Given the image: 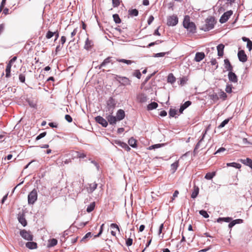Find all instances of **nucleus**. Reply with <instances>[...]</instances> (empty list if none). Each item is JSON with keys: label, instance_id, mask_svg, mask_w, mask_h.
Listing matches in <instances>:
<instances>
[{"label": "nucleus", "instance_id": "nucleus-61", "mask_svg": "<svg viewBox=\"0 0 252 252\" xmlns=\"http://www.w3.org/2000/svg\"><path fill=\"white\" fill-rule=\"evenodd\" d=\"M65 119L69 123H71L72 121L71 117L69 115H66L65 116Z\"/></svg>", "mask_w": 252, "mask_h": 252}, {"label": "nucleus", "instance_id": "nucleus-54", "mask_svg": "<svg viewBox=\"0 0 252 252\" xmlns=\"http://www.w3.org/2000/svg\"><path fill=\"white\" fill-rule=\"evenodd\" d=\"M220 98H223V100H225L226 98V97H227V94H226L225 93H224V92L222 91V92H221L220 93Z\"/></svg>", "mask_w": 252, "mask_h": 252}, {"label": "nucleus", "instance_id": "nucleus-48", "mask_svg": "<svg viewBox=\"0 0 252 252\" xmlns=\"http://www.w3.org/2000/svg\"><path fill=\"white\" fill-rule=\"evenodd\" d=\"M177 113V111L175 109H171L169 112V114L170 117H174Z\"/></svg>", "mask_w": 252, "mask_h": 252}, {"label": "nucleus", "instance_id": "nucleus-7", "mask_svg": "<svg viewBox=\"0 0 252 252\" xmlns=\"http://www.w3.org/2000/svg\"><path fill=\"white\" fill-rule=\"evenodd\" d=\"M115 106L116 103L115 100L112 97H110L107 102V108L110 114L113 113V109Z\"/></svg>", "mask_w": 252, "mask_h": 252}, {"label": "nucleus", "instance_id": "nucleus-4", "mask_svg": "<svg viewBox=\"0 0 252 252\" xmlns=\"http://www.w3.org/2000/svg\"><path fill=\"white\" fill-rule=\"evenodd\" d=\"M28 203L33 204L37 199V192L36 189H33L28 195Z\"/></svg>", "mask_w": 252, "mask_h": 252}, {"label": "nucleus", "instance_id": "nucleus-56", "mask_svg": "<svg viewBox=\"0 0 252 252\" xmlns=\"http://www.w3.org/2000/svg\"><path fill=\"white\" fill-rule=\"evenodd\" d=\"M161 146V144H155L149 147V149H154L156 148H160Z\"/></svg>", "mask_w": 252, "mask_h": 252}, {"label": "nucleus", "instance_id": "nucleus-25", "mask_svg": "<svg viewBox=\"0 0 252 252\" xmlns=\"http://www.w3.org/2000/svg\"><path fill=\"white\" fill-rule=\"evenodd\" d=\"M128 144L133 148L137 147V141L133 137L130 138L128 141Z\"/></svg>", "mask_w": 252, "mask_h": 252}, {"label": "nucleus", "instance_id": "nucleus-49", "mask_svg": "<svg viewBox=\"0 0 252 252\" xmlns=\"http://www.w3.org/2000/svg\"><path fill=\"white\" fill-rule=\"evenodd\" d=\"M199 214L205 218H208L209 217L207 212L205 210H200Z\"/></svg>", "mask_w": 252, "mask_h": 252}, {"label": "nucleus", "instance_id": "nucleus-47", "mask_svg": "<svg viewBox=\"0 0 252 252\" xmlns=\"http://www.w3.org/2000/svg\"><path fill=\"white\" fill-rule=\"evenodd\" d=\"M210 98L214 101H216L218 100V99H219V97H218V95L217 94L214 93V94L210 95Z\"/></svg>", "mask_w": 252, "mask_h": 252}, {"label": "nucleus", "instance_id": "nucleus-42", "mask_svg": "<svg viewBox=\"0 0 252 252\" xmlns=\"http://www.w3.org/2000/svg\"><path fill=\"white\" fill-rule=\"evenodd\" d=\"M241 161L245 164L250 166L252 163V160L250 158H247L246 160L241 159Z\"/></svg>", "mask_w": 252, "mask_h": 252}, {"label": "nucleus", "instance_id": "nucleus-11", "mask_svg": "<svg viewBox=\"0 0 252 252\" xmlns=\"http://www.w3.org/2000/svg\"><path fill=\"white\" fill-rule=\"evenodd\" d=\"M111 114H110L106 116V118L107 120V122H108L110 125H113L116 124L118 120L115 116H112Z\"/></svg>", "mask_w": 252, "mask_h": 252}, {"label": "nucleus", "instance_id": "nucleus-43", "mask_svg": "<svg viewBox=\"0 0 252 252\" xmlns=\"http://www.w3.org/2000/svg\"><path fill=\"white\" fill-rule=\"evenodd\" d=\"M133 75L136 77L138 79H140L141 73L139 70H135L133 73Z\"/></svg>", "mask_w": 252, "mask_h": 252}, {"label": "nucleus", "instance_id": "nucleus-32", "mask_svg": "<svg viewBox=\"0 0 252 252\" xmlns=\"http://www.w3.org/2000/svg\"><path fill=\"white\" fill-rule=\"evenodd\" d=\"M227 166H232L236 168L239 169L241 167V165L236 162L227 163L226 164Z\"/></svg>", "mask_w": 252, "mask_h": 252}, {"label": "nucleus", "instance_id": "nucleus-31", "mask_svg": "<svg viewBox=\"0 0 252 252\" xmlns=\"http://www.w3.org/2000/svg\"><path fill=\"white\" fill-rule=\"evenodd\" d=\"M116 61L120 63H126L127 64H130L134 63V61H131V60H127L126 59H117Z\"/></svg>", "mask_w": 252, "mask_h": 252}, {"label": "nucleus", "instance_id": "nucleus-16", "mask_svg": "<svg viewBox=\"0 0 252 252\" xmlns=\"http://www.w3.org/2000/svg\"><path fill=\"white\" fill-rule=\"evenodd\" d=\"M97 184L95 182L90 183L87 189L89 193L93 192L97 188Z\"/></svg>", "mask_w": 252, "mask_h": 252}, {"label": "nucleus", "instance_id": "nucleus-19", "mask_svg": "<svg viewBox=\"0 0 252 252\" xmlns=\"http://www.w3.org/2000/svg\"><path fill=\"white\" fill-rule=\"evenodd\" d=\"M242 39L243 41L247 42V47L249 49V51H251L252 50V41L246 37H243Z\"/></svg>", "mask_w": 252, "mask_h": 252}, {"label": "nucleus", "instance_id": "nucleus-26", "mask_svg": "<svg viewBox=\"0 0 252 252\" xmlns=\"http://www.w3.org/2000/svg\"><path fill=\"white\" fill-rule=\"evenodd\" d=\"M138 99L140 102H145L147 99V96L144 94H141L138 96Z\"/></svg>", "mask_w": 252, "mask_h": 252}, {"label": "nucleus", "instance_id": "nucleus-36", "mask_svg": "<svg viewBox=\"0 0 252 252\" xmlns=\"http://www.w3.org/2000/svg\"><path fill=\"white\" fill-rule=\"evenodd\" d=\"M58 241L57 239L53 238L49 240V247H54L57 244Z\"/></svg>", "mask_w": 252, "mask_h": 252}, {"label": "nucleus", "instance_id": "nucleus-41", "mask_svg": "<svg viewBox=\"0 0 252 252\" xmlns=\"http://www.w3.org/2000/svg\"><path fill=\"white\" fill-rule=\"evenodd\" d=\"M188 80V79L187 77L184 76L182 78H180L179 84L181 86H183L186 83V82H187Z\"/></svg>", "mask_w": 252, "mask_h": 252}, {"label": "nucleus", "instance_id": "nucleus-58", "mask_svg": "<svg viewBox=\"0 0 252 252\" xmlns=\"http://www.w3.org/2000/svg\"><path fill=\"white\" fill-rule=\"evenodd\" d=\"M122 148L125 149V150L127 152L130 150V147L126 143H125V144H123Z\"/></svg>", "mask_w": 252, "mask_h": 252}, {"label": "nucleus", "instance_id": "nucleus-35", "mask_svg": "<svg viewBox=\"0 0 252 252\" xmlns=\"http://www.w3.org/2000/svg\"><path fill=\"white\" fill-rule=\"evenodd\" d=\"M113 18L114 22L116 24H120L121 22V20L120 18V17L118 14H115L113 15Z\"/></svg>", "mask_w": 252, "mask_h": 252}, {"label": "nucleus", "instance_id": "nucleus-53", "mask_svg": "<svg viewBox=\"0 0 252 252\" xmlns=\"http://www.w3.org/2000/svg\"><path fill=\"white\" fill-rule=\"evenodd\" d=\"M19 79L21 82L24 83L25 81V75L23 74H20L19 75Z\"/></svg>", "mask_w": 252, "mask_h": 252}, {"label": "nucleus", "instance_id": "nucleus-28", "mask_svg": "<svg viewBox=\"0 0 252 252\" xmlns=\"http://www.w3.org/2000/svg\"><path fill=\"white\" fill-rule=\"evenodd\" d=\"M158 106V104L157 102H153L148 104L147 106V109L148 110H151L154 109H156Z\"/></svg>", "mask_w": 252, "mask_h": 252}, {"label": "nucleus", "instance_id": "nucleus-29", "mask_svg": "<svg viewBox=\"0 0 252 252\" xmlns=\"http://www.w3.org/2000/svg\"><path fill=\"white\" fill-rule=\"evenodd\" d=\"M232 220V218L230 217H226V218H219L217 219V222H220L222 221L229 222Z\"/></svg>", "mask_w": 252, "mask_h": 252}, {"label": "nucleus", "instance_id": "nucleus-23", "mask_svg": "<svg viewBox=\"0 0 252 252\" xmlns=\"http://www.w3.org/2000/svg\"><path fill=\"white\" fill-rule=\"evenodd\" d=\"M199 188L197 186H194L193 187V190L191 195V197L192 198H195L197 197L199 193Z\"/></svg>", "mask_w": 252, "mask_h": 252}, {"label": "nucleus", "instance_id": "nucleus-52", "mask_svg": "<svg viewBox=\"0 0 252 252\" xmlns=\"http://www.w3.org/2000/svg\"><path fill=\"white\" fill-rule=\"evenodd\" d=\"M46 135V132H42L41 133H40L39 135H38L36 137V140H38L39 139H40L41 138L44 137V136H45V135Z\"/></svg>", "mask_w": 252, "mask_h": 252}, {"label": "nucleus", "instance_id": "nucleus-39", "mask_svg": "<svg viewBox=\"0 0 252 252\" xmlns=\"http://www.w3.org/2000/svg\"><path fill=\"white\" fill-rule=\"evenodd\" d=\"M206 132H207V130H205L204 133L202 135V138L198 142V143L196 145V146L194 149V151L196 150V149H198V148H199L200 144H201L202 141H203V140L205 137V135L206 134Z\"/></svg>", "mask_w": 252, "mask_h": 252}, {"label": "nucleus", "instance_id": "nucleus-15", "mask_svg": "<svg viewBox=\"0 0 252 252\" xmlns=\"http://www.w3.org/2000/svg\"><path fill=\"white\" fill-rule=\"evenodd\" d=\"M109 63H113L111 57H108L107 58H106L103 61V62L98 66V68L101 69L102 67L104 66Z\"/></svg>", "mask_w": 252, "mask_h": 252}, {"label": "nucleus", "instance_id": "nucleus-40", "mask_svg": "<svg viewBox=\"0 0 252 252\" xmlns=\"http://www.w3.org/2000/svg\"><path fill=\"white\" fill-rule=\"evenodd\" d=\"M179 166V162L178 161H175L173 163H172L171 165V170L173 171V172H175L177 170L178 167Z\"/></svg>", "mask_w": 252, "mask_h": 252}, {"label": "nucleus", "instance_id": "nucleus-63", "mask_svg": "<svg viewBox=\"0 0 252 252\" xmlns=\"http://www.w3.org/2000/svg\"><path fill=\"white\" fill-rule=\"evenodd\" d=\"M17 60V57L15 56L12 59H11L8 62V63H10L11 65H12V63L15 62Z\"/></svg>", "mask_w": 252, "mask_h": 252}, {"label": "nucleus", "instance_id": "nucleus-3", "mask_svg": "<svg viewBox=\"0 0 252 252\" xmlns=\"http://www.w3.org/2000/svg\"><path fill=\"white\" fill-rule=\"evenodd\" d=\"M116 79L122 86H130L131 85V80L126 77L116 75Z\"/></svg>", "mask_w": 252, "mask_h": 252}, {"label": "nucleus", "instance_id": "nucleus-57", "mask_svg": "<svg viewBox=\"0 0 252 252\" xmlns=\"http://www.w3.org/2000/svg\"><path fill=\"white\" fill-rule=\"evenodd\" d=\"M211 64L213 65H216V68L218 67V62H217L216 59H212V60L211 61Z\"/></svg>", "mask_w": 252, "mask_h": 252}, {"label": "nucleus", "instance_id": "nucleus-27", "mask_svg": "<svg viewBox=\"0 0 252 252\" xmlns=\"http://www.w3.org/2000/svg\"><path fill=\"white\" fill-rule=\"evenodd\" d=\"M176 81V78L172 73H170L167 77V82L171 84L174 83Z\"/></svg>", "mask_w": 252, "mask_h": 252}, {"label": "nucleus", "instance_id": "nucleus-20", "mask_svg": "<svg viewBox=\"0 0 252 252\" xmlns=\"http://www.w3.org/2000/svg\"><path fill=\"white\" fill-rule=\"evenodd\" d=\"M225 68L228 70L229 72L232 71L233 67L229 61L228 59H225L224 60Z\"/></svg>", "mask_w": 252, "mask_h": 252}, {"label": "nucleus", "instance_id": "nucleus-18", "mask_svg": "<svg viewBox=\"0 0 252 252\" xmlns=\"http://www.w3.org/2000/svg\"><path fill=\"white\" fill-rule=\"evenodd\" d=\"M94 44L92 40H89L88 38L86 39L85 41V44L84 46V48L87 50H90L93 47Z\"/></svg>", "mask_w": 252, "mask_h": 252}, {"label": "nucleus", "instance_id": "nucleus-12", "mask_svg": "<svg viewBox=\"0 0 252 252\" xmlns=\"http://www.w3.org/2000/svg\"><path fill=\"white\" fill-rule=\"evenodd\" d=\"M229 80L233 82V83H237L238 81L237 76L234 73V72H232V71H230L228 73V74Z\"/></svg>", "mask_w": 252, "mask_h": 252}, {"label": "nucleus", "instance_id": "nucleus-46", "mask_svg": "<svg viewBox=\"0 0 252 252\" xmlns=\"http://www.w3.org/2000/svg\"><path fill=\"white\" fill-rule=\"evenodd\" d=\"M133 243V239L132 238H129L127 239L126 241V244L127 247H129L132 245Z\"/></svg>", "mask_w": 252, "mask_h": 252}, {"label": "nucleus", "instance_id": "nucleus-1", "mask_svg": "<svg viewBox=\"0 0 252 252\" xmlns=\"http://www.w3.org/2000/svg\"><path fill=\"white\" fill-rule=\"evenodd\" d=\"M184 27L191 33H195L196 32V27L195 24L190 21V17L189 15H186L184 17L183 22Z\"/></svg>", "mask_w": 252, "mask_h": 252}, {"label": "nucleus", "instance_id": "nucleus-22", "mask_svg": "<svg viewBox=\"0 0 252 252\" xmlns=\"http://www.w3.org/2000/svg\"><path fill=\"white\" fill-rule=\"evenodd\" d=\"M191 104V101H187L185 102L183 105H182L180 108L179 109V112L180 113H182L183 111L187 108L188 107H189L190 104Z\"/></svg>", "mask_w": 252, "mask_h": 252}, {"label": "nucleus", "instance_id": "nucleus-50", "mask_svg": "<svg viewBox=\"0 0 252 252\" xmlns=\"http://www.w3.org/2000/svg\"><path fill=\"white\" fill-rule=\"evenodd\" d=\"M120 4V0H112V4L114 7H117L119 6Z\"/></svg>", "mask_w": 252, "mask_h": 252}, {"label": "nucleus", "instance_id": "nucleus-45", "mask_svg": "<svg viewBox=\"0 0 252 252\" xmlns=\"http://www.w3.org/2000/svg\"><path fill=\"white\" fill-rule=\"evenodd\" d=\"M110 227L113 229H115L116 230L118 231L119 233H120V228L116 223H111L110 225Z\"/></svg>", "mask_w": 252, "mask_h": 252}, {"label": "nucleus", "instance_id": "nucleus-33", "mask_svg": "<svg viewBox=\"0 0 252 252\" xmlns=\"http://www.w3.org/2000/svg\"><path fill=\"white\" fill-rule=\"evenodd\" d=\"M95 205V204L94 202H93L91 203L90 204V205L88 206V207H87V212H88V213H90L92 211H93L94 210V209Z\"/></svg>", "mask_w": 252, "mask_h": 252}, {"label": "nucleus", "instance_id": "nucleus-37", "mask_svg": "<svg viewBox=\"0 0 252 252\" xmlns=\"http://www.w3.org/2000/svg\"><path fill=\"white\" fill-rule=\"evenodd\" d=\"M91 232L87 233L81 239V242H86L88 241V239L92 237Z\"/></svg>", "mask_w": 252, "mask_h": 252}, {"label": "nucleus", "instance_id": "nucleus-5", "mask_svg": "<svg viewBox=\"0 0 252 252\" xmlns=\"http://www.w3.org/2000/svg\"><path fill=\"white\" fill-rule=\"evenodd\" d=\"M20 235L26 240L32 241L33 240V235L30 231L23 229L20 231Z\"/></svg>", "mask_w": 252, "mask_h": 252}, {"label": "nucleus", "instance_id": "nucleus-14", "mask_svg": "<svg viewBox=\"0 0 252 252\" xmlns=\"http://www.w3.org/2000/svg\"><path fill=\"white\" fill-rule=\"evenodd\" d=\"M205 58V54L203 52H197L195 54L194 60L197 62H199Z\"/></svg>", "mask_w": 252, "mask_h": 252}, {"label": "nucleus", "instance_id": "nucleus-64", "mask_svg": "<svg viewBox=\"0 0 252 252\" xmlns=\"http://www.w3.org/2000/svg\"><path fill=\"white\" fill-rule=\"evenodd\" d=\"M229 222L230 223L228 224V227L230 228H232L233 226H234L236 224V222H235V221H234V220H231Z\"/></svg>", "mask_w": 252, "mask_h": 252}, {"label": "nucleus", "instance_id": "nucleus-30", "mask_svg": "<svg viewBox=\"0 0 252 252\" xmlns=\"http://www.w3.org/2000/svg\"><path fill=\"white\" fill-rule=\"evenodd\" d=\"M216 172H208L205 175V178L207 180H211L216 175Z\"/></svg>", "mask_w": 252, "mask_h": 252}, {"label": "nucleus", "instance_id": "nucleus-13", "mask_svg": "<svg viewBox=\"0 0 252 252\" xmlns=\"http://www.w3.org/2000/svg\"><path fill=\"white\" fill-rule=\"evenodd\" d=\"M125 117V111L122 109H119L117 113L116 116L118 121H121L123 120Z\"/></svg>", "mask_w": 252, "mask_h": 252}, {"label": "nucleus", "instance_id": "nucleus-55", "mask_svg": "<svg viewBox=\"0 0 252 252\" xmlns=\"http://www.w3.org/2000/svg\"><path fill=\"white\" fill-rule=\"evenodd\" d=\"M225 91L227 93H230L232 92V86L230 85H227L225 88Z\"/></svg>", "mask_w": 252, "mask_h": 252}, {"label": "nucleus", "instance_id": "nucleus-24", "mask_svg": "<svg viewBox=\"0 0 252 252\" xmlns=\"http://www.w3.org/2000/svg\"><path fill=\"white\" fill-rule=\"evenodd\" d=\"M11 66L12 65H11L10 63H7L5 69V77L6 78H9L11 76L10 72Z\"/></svg>", "mask_w": 252, "mask_h": 252}, {"label": "nucleus", "instance_id": "nucleus-6", "mask_svg": "<svg viewBox=\"0 0 252 252\" xmlns=\"http://www.w3.org/2000/svg\"><path fill=\"white\" fill-rule=\"evenodd\" d=\"M178 18L176 15H172L168 17L167 24L169 26H174L177 24Z\"/></svg>", "mask_w": 252, "mask_h": 252}, {"label": "nucleus", "instance_id": "nucleus-21", "mask_svg": "<svg viewBox=\"0 0 252 252\" xmlns=\"http://www.w3.org/2000/svg\"><path fill=\"white\" fill-rule=\"evenodd\" d=\"M26 246L30 249H35L37 247V243L34 242H29L26 243Z\"/></svg>", "mask_w": 252, "mask_h": 252}, {"label": "nucleus", "instance_id": "nucleus-60", "mask_svg": "<svg viewBox=\"0 0 252 252\" xmlns=\"http://www.w3.org/2000/svg\"><path fill=\"white\" fill-rule=\"evenodd\" d=\"M104 225V224H102L101 225L99 232L96 235H95L94 236L95 237H99L101 234V233H102V231H103V228Z\"/></svg>", "mask_w": 252, "mask_h": 252}, {"label": "nucleus", "instance_id": "nucleus-62", "mask_svg": "<svg viewBox=\"0 0 252 252\" xmlns=\"http://www.w3.org/2000/svg\"><path fill=\"white\" fill-rule=\"evenodd\" d=\"M154 20V17L152 15H151L148 20V25H150L153 22Z\"/></svg>", "mask_w": 252, "mask_h": 252}, {"label": "nucleus", "instance_id": "nucleus-51", "mask_svg": "<svg viewBox=\"0 0 252 252\" xmlns=\"http://www.w3.org/2000/svg\"><path fill=\"white\" fill-rule=\"evenodd\" d=\"M56 32H53L51 31H48L47 32V33H46V37L47 39H50L54 35V34H56Z\"/></svg>", "mask_w": 252, "mask_h": 252}, {"label": "nucleus", "instance_id": "nucleus-38", "mask_svg": "<svg viewBox=\"0 0 252 252\" xmlns=\"http://www.w3.org/2000/svg\"><path fill=\"white\" fill-rule=\"evenodd\" d=\"M128 13L131 16H136L138 15V11L136 9L129 10Z\"/></svg>", "mask_w": 252, "mask_h": 252}, {"label": "nucleus", "instance_id": "nucleus-10", "mask_svg": "<svg viewBox=\"0 0 252 252\" xmlns=\"http://www.w3.org/2000/svg\"><path fill=\"white\" fill-rule=\"evenodd\" d=\"M95 121L101 125L103 127H106L108 126L107 121L103 117L98 116L95 118Z\"/></svg>", "mask_w": 252, "mask_h": 252}, {"label": "nucleus", "instance_id": "nucleus-44", "mask_svg": "<svg viewBox=\"0 0 252 252\" xmlns=\"http://www.w3.org/2000/svg\"><path fill=\"white\" fill-rule=\"evenodd\" d=\"M230 120V119H227L224 120L218 126L219 128L224 127L226 124H228Z\"/></svg>", "mask_w": 252, "mask_h": 252}, {"label": "nucleus", "instance_id": "nucleus-9", "mask_svg": "<svg viewBox=\"0 0 252 252\" xmlns=\"http://www.w3.org/2000/svg\"><path fill=\"white\" fill-rule=\"evenodd\" d=\"M238 57L239 61L242 63H245L248 60V57L243 50L238 51Z\"/></svg>", "mask_w": 252, "mask_h": 252}, {"label": "nucleus", "instance_id": "nucleus-59", "mask_svg": "<svg viewBox=\"0 0 252 252\" xmlns=\"http://www.w3.org/2000/svg\"><path fill=\"white\" fill-rule=\"evenodd\" d=\"M6 3V0H2L0 5V12L2 11Z\"/></svg>", "mask_w": 252, "mask_h": 252}, {"label": "nucleus", "instance_id": "nucleus-2", "mask_svg": "<svg viewBox=\"0 0 252 252\" xmlns=\"http://www.w3.org/2000/svg\"><path fill=\"white\" fill-rule=\"evenodd\" d=\"M215 24V19L212 17H209L206 20L205 24L200 29L204 31H208L214 28Z\"/></svg>", "mask_w": 252, "mask_h": 252}, {"label": "nucleus", "instance_id": "nucleus-17", "mask_svg": "<svg viewBox=\"0 0 252 252\" xmlns=\"http://www.w3.org/2000/svg\"><path fill=\"white\" fill-rule=\"evenodd\" d=\"M217 48L218 51V55L219 57H222L223 55L224 45L222 44H220L217 46Z\"/></svg>", "mask_w": 252, "mask_h": 252}, {"label": "nucleus", "instance_id": "nucleus-34", "mask_svg": "<svg viewBox=\"0 0 252 252\" xmlns=\"http://www.w3.org/2000/svg\"><path fill=\"white\" fill-rule=\"evenodd\" d=\"M18 220L19 222H20L23 226H25L27 225V221L23 216L19 217Z\"/></svg>", "mask_w": 252, "mask_h": 252}, {"label": "nucleus", "instance_id": "nucleus-8", "mask_svg": "<svg viewBox=\"0 0 252 252\" xmlns=\"http://www.w3.org/2000/svg\"><path fill=\"white\" fill-rule=\"evenodd\" d=\"M233 14L232 11L229 10L223 13V14L220 17V22L221 23H224L226 22L229 17L232 15Z\"/></svg>", "mask_w": 252, "mask_h": 252}]
</instances>
